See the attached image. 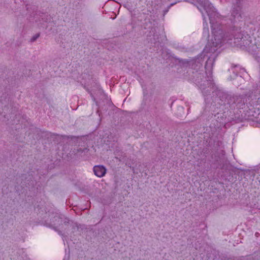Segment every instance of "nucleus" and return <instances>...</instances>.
<instances>
[{"instance_id":"f257e3e1","label":"nucleus","mask_w":260,"mask_h":260,"mask_svg":"<svg viewBox=\"0 0 260 260\" xmlns=\"http://www.w3.org/2000/svg\"><path fill=\"white\" fill-rule=\"evenodd\" d=\"M206 12L209 18L213 36V39L211 40L213 47H220L222 43L229 42L233 39L235 45H247V43L245 44L244 42L243 35L240 29L235 27H230L225 30V27L222 24V17L213 10L210 6L208 7Z\"/></svg>"},{"instance_id":"f03ea898","label":"nucleus","mask_w":260,"mask_h":260,"mask_svg":"<svg viewBox=\"0 0 260 260\" xmlns=\"http://www.w3.org/2000/svg\"><path fill=\"white\" fill-rule=\"evenodd\" d=\"M215 62V59H212L209 57L206 62L205 65V72L207 75V78L206 80H203L204 76L202 73H195V76H194V81L197 85L200 87L202 90L203 92H205L204 90H205L204 86L205 84L203 82H207V84H211L213 81L212 79V69Z\"/></svg>"},{"instance_id":"7ed1b4c3","label":"nucleus","mask_w":260,"mask_h":260,"mask_svg":"<svg viewBox=\"0 0 260 260\" xmlns=\"http://www.w3.org/2000/svg\"><path fill=\"white\" fill-rule=\"evenodd\" d=\"M245 0H235L233 4L232 15L234 18H242V9Z\"/></svg>"},{"instance_id":"20e7f679","label":"nucleus","mask_w":260,"mask_h":260,"mask_svg":"<svg viewBox=\"0 0 260 260\" xmlns=\"http://www.w3.org/2000/svg\"><path fill=\"white\" fill-rule=\"evenodd\" d=\"M216 94L221 101L222 104L232 105L235 103V97L225 92L218 90Z\"/></svg>"},{"instance_id":"39448f33","label":"nucleus","mask_w":260,"mask_h":260,"mask_svg":"<svg viewBox=\"0 0 260 260\" xmlns=\"http://www.w3.org/2000/svg\"><path fill=\"white\" fill-rule=\"evenodd\" d=\"M62 222L65 225H69V220L68 219L63 220L61 216L56 215L51 219L50 226L52 227L55 231H57L58 229H62V228L60 227L61 225H62Z\"/></svg>"},{"instance_id":"423d86ee","label":"nucleus","mask_w":260,"mask_h":260,"mask_svg":"<svg viewBox=\"0 0 260 260\" xmlns=\"http://www.w3.org/2000/svg\"><path fill=\"white\" fill-rule=\"evenodd\" d=\"M202 58H197L196 59L188 60H182L180 61L184 67H189L191 69L197 70L202 66Z\"/></svg>"},{"instance_id":"0eeeda50","label":"nucleus","mask_w":260,"mask_h":260,"mask_svg":"<svg viewBox=\"0 0 260 260\" xmlns=\"http://www.w3.org/2000/svg\"><path fill=\"white\" fill-rule=\"evenodd\" d=\"M93 171L95 175L99 177H102L106 174L107 169L104 166L98 165L93 168Z\"/></svg>"},{"instance_id":"6e6552de","label":"nucleus","mask_w":260,"mask_h":260,"mask_svg":"<svg viewBox=\"0 0 260 260\" xmlns=\"http://www.w3.org/2000/svg\"><path fill=\"white\" fill-rule=\"evenodd\" d=\"M26 10L28 12L30 13V15H33V17H34V19L36 22L38 21V14L37 13V8L35 6H32V8L30 7V5L27 4L26 5Z\"/></svg>"},{"instance_id":"1a4fd4ad","label":"nucleus","mask_w":260,"mask_h":260,"mask_svg":"<svg viewBox=\"0 0 260 260\" xmlns=\"http://www.w3.org/2000/svg\"><path fill=\"white\" fill-rule=\"evenodd\" d=\"M231 68L232 69H235V71H234V72H239L240 73H243L246 72V70L244 68L241 67L239 64H235L232 63L231 64Z\"/></svg>"},{"instance_id":"9d476101","label":"nucleus","mask_w":260,"mask_h":260,"mask_svg":"<svg viewBox=\"0 0 260 260\" xmlns=\"http://www.w3.org/2000/svg\"><path fill=\"white\" fill-rule=\"evenodd\" d=\"M203 36L204 37L206 38H209V30L208 27V24L207 22H205L203 23Z\"/></svg>"},{"instance_id":"9b49d317","label":"nucleus","mask_w":260,"mask_h":260,"mask_svg":"<svg viewBox=\"0 0 260 260\" xmlns=\"http://www.w3.org/2000/svg\"><path fill=\"white\" fill-rule=\"evenodd\" d=\"M155 31V27H152L151 30L150 31V33L152 32L153 33V40H152V39H150V41L152 43H155L158 40V36L157 34H155L154 31Z\"/></svg>"},{"instance_id":"f8f14e48","label":"nucleus","mask_w":260,"mask_h":260,"mask_svg":"<svg viewBox=\"0 0 260 260\" xmlns=\"http://www.w3.org/2000/svg\"><path fill=\"white\" fill-rule=\"evenodd\" d=\"M40 34L37 33L36 35H35L34 36L32 37V38L30 39V42H34L37 40V39L40 37Z\"/></svg>"},{"instance_id":"ddd939ff","label":"nucleus","mask_w":260,"mask_h":260,"mask_svg":"<svg viewBox=\"0 0 260 260\" xmlns=\"http://www.w3.org/2000/svg\"><path fill=\"white\" fill-rule=\"evenodd\" d=\"M46 15V14H45V13H42V15H41V17H42V20H43V21H44V22H47V20H48V19H47V18H46V19H44V18L43 17L44 16H45Z\"/></svg>"},{"instance_id":"4468645a","label":"nucleus","mask_w":260,"mask_h":260,"mask_svg":"<svg viewBox=\"0 0 260 260\" xmlns=\"http://www.w3.org/2000/svg\"><path fill=\"white\" fill-rule=\"evenodd\" d=\"M90 96H91L92 99L93 100V101H96V99L94 96V95L92 94V93H90Z\"/></svg>"},{"instance_id":"2eb2a0df","label":"nucleus","mask_w":260,"mask_h":260,"mask_svg":"<svg viewBox=\"0 0 260 260\" xmlns=\"http://www.w3.org/2000/svg\"><path fill=\"white\" fill-rule=\"evenodd\" d=\"M176 3H177V2H175L173 3H172V4L170 5V7H171V6H173V5H174V4H175Z\"/></svg>"},{"instance_id":"dca6fc26","label":"nucleus","mask_w":260,"mask_h":260,"mask_svg":"<svg viewBox=\"0 0 260 260\" xmlns=\"http://www.w3.org/2000/svg\"><path fill=\"white\" fill-rule=\"evenodd\" d=\"M80 151H82L81 148H79V149H78V152H80Z\"/></svg>"}]
</instances>
